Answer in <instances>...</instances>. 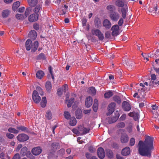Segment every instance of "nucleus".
<instances>
[{"mask_svg": "<svg viewBox=\"0 0 159 159\" xmlns=\"http://www.w3.org/2000/svg\"><path fill=\"white\" fill-rule=\"evenodd\" d=\"M153 138L149 136L146 137L144 142L140 141L138 144L139 153L142 156L150 157L153 149Z\"/></svg>", "mask_w": 159, "mask_h": 159, "instance_id": "nucleus-1", "label": "nucleus"}, {"mask_svg": "<svg viewBox=\"0 0 159 159\" xmlns=\"http://www.w3.org/2000/svg\"><path fill=\"white\" fill-rule=\"evenodd\" d=\"M93 35L97 36L99 40L102 41L104 38V35L101 31L98 29H93L91 31Z\"/></svg>", "mask_w": 159, "mask_h": 159, "instance_id": "nucleus-2", "label": "nucleus"}, {"mask_svg": "<svg viewBox=\"0 0 159 159\" xmlns=\"http://www.w3.org/2000/svg\"><path fill=\"white\" fill-rule=\"evenodd\" d=\"M78 129L80 135H82L88 133L90 130L89 128L84 127L82 125L79 126Z\"/></svg>", "mask_w": 159, "mask_h": 159, "instance_id": "nucleus-3", "label": "nucleus"}, {"mask_svg": "<svg viewBox=\"0 0 159 159\" xmlns=\"http://www.w3.org/2000/svg\"><path fill=\"white\" fill-rule=\"evenodd\" d=\"M17 139L20 142L26 141L29 139L28 135L25 134H21L17 136Z\"/></svg>", "mask_w": 159, "mask_h": 159, "instance_id": "nucleus-4", "label": "nucleus"}, {"mask_svg": "<svg viewBox=\"0 0 159 159\" xmlns=\"http://www.w3.org/2000/svg\"><path fill=\"white\" fill-rule=\"evenodd\" d=\"M32 99L34 102L36 103H39L41 100V98L39 96L38 92L36 90L33 92Z\"/></svg>", "mask_w": 159, "mask_h": 159, "instance_id": "nucleus-5", "label": "nucleus"}, {"mask_svg": "<svg viewBox=\"0 0 159 159\" xmlns=\"http://www.w3.org/2000/svg\"><path fill=\"white\" fill-rule=\"evenodd\" d=\"M116 104L114 102H111L109 104L108 107V112L107 114L110 115L115 110Z\"/></svg>", "mask_w": 159, "mask_h": 159, "instance_id": "nucleus-6", "label": "nucleus"}, {"mask_svg": "<svg viewBox=\"0 0 159 159\" xmlns=\"http://www.w3.org/2000/svg\"><path fill=\"white\" fill-rule=\"evenodd\" d=\"M42 152L41 148L39 146L32 148L31 150L32 154L34 156H38Z\"/></svg>", "mask_w": 159, "mask_h": 159, "instance_id": "nucleus-7", "label": "nucleus"}, {"mask_svg": "<svg viewBox=\"0 0 159 159\" xmlns=\"http://www.w3.org/2000/svg\"><path fill=\"white\" fill-rule=\"evenodd\" d=\"M97 154L98 157L101 159H103L105 157V154L103 148H99L97 150Z\"/></svg>", "mask_w": 159, "mask_h": 159, "instance_id": "nucleus-8", "label": "nucleus"}, {"mask_svg": "<svg viewBox=\"0 0 159 159\" xmlns=\"http://www.w3.org/2000/svg\"><path fill=\"white\" fill-rule=\"evenodd\" d=\"M112 31L111 34L113 36H117L119 34V27L117 25L113 26L111 28Z\"/></svg>", "mask_w": 159, "mask_h": 159, "instance_id": "nucleus-9", "label": "nucleus"}, {"mask_svg": "<svg viewBox=\"0 0 159 159\" xmlns=\"http://www.w3.org/2000/svg\"><path fill=\"white\" fill-rule=\"evenodd\" d=\"M68 90V85L65 84L62 87L58 89L57 93L59 96L61 95L63 92L65 93Z\"/></svg>", "mask_w": 159, "mask_h": 159, "instance_id": "nucleus-10", "label": "nucleus"}, {"mask_svg": "<svg viewBox=\"0 0 159 159\" xmlns=\"http://www.w3.org/2000/svg\"><path fill=\"white\" fill-rule=\"evenodd\" d=\"M111 19L114 21H117L119 18V15L116 12H111L110 15Z\"/></svg>", "mask_w": 159, "mask_h": 159, "instance_id": "nucleus-11", "label": "nucleus"}, {"mask_svg": "<svg viewBox=\"0 0 159 159\" xmlns=\"http://www.w3.org/2000/svg\"><path fill=\"white\" fill-rule=\"evenodd\" d=\"M122 107L123 110L125 111H129L131 108L130 105L126 101H124L123 102Z\"/></svg>", "mask_w": 159, "mask_h": 159, "instance_id": "nucleus-12", "label": "nucleus"}, {"mask_svg": "<svg viewBox=\"0 0 159 159\" xmlns=\"http://www.w3.org/2000/svg\"><path fill=\"white\" fill-rule=\"evenodd\" d=\"M38 16L39 14H33L29 17L28 20L30 22H34L38 20Z\"/></svg>", "mask_w": 159, "mask_h": 159, "instance_id": "nucleus-13", "label": "nucleus"}, {"mask_svg": "<svg viewBox=\"0 0 159 159\" xmlns=\"http://www.w3.org/2000/svg\"><path fill=\"white\" fill-rule=\"evenodd\" d=\"M28 36L31 39L34 40L37 38V33L35 31L32 30L29 32Z\"/></svg>", "mask_w": 159, "mask_h": 159, "instance_id": "nucleus-14", "label": "nucleus"}, {"mask_svg": "<svg viewBox=\"0 0 159 159\" xmlns=\"http://www.w3.org/2000/svg\"><path fill=\"white\" fill-rule=\"evenodd\" d=\"M93 103V99L90 97L87 98L85 101V104L86 107H89L92 105Z\"/></svg>", "mask_w": 159, "mask_h": 159, "instance_id": "nucleus-15", "label": "nucleus"}, {"mask_svg": "<svg viewBox=\"0 0 159 159\" xmlns=\"http://www.w3.org/2000/svg\"><path fill=\"white\" fill-rule=\"evenodd\" d=\"M39 46V43L37 41H34L33 43H32V46L31 47V52H34L37 50Z\"/></svg>", "mask_w": 159, "mask_h": 159, "instance_id": "nucleus-16", "label": "nucleus"}, {"mask_svg": "<svg viewBox=\"0 0 159 159\" xmlns=\"http://www.w3.org/2000/svg\"><path fill=\"white\" fill-rule=\"evenodd\" d=\"M129 138L126 134H122L120 137V141L122 143H125L128 142Z\"/></svg>", "mask_w": 159, "mask_h": 159, "instance_id": "nucleus-17", "label": "nucleus"}, {"mask_svg": "<svg viewBox=\"0 0 159 159\" xmlns=\"http://www.w3.org/2000/svg\"><path fill=\"white\" fill-rule=\"evenodd\" d=\"M159 85V80L157 81L156 80L151 81L149 83L150 88H152L153 87H157Z\"/></svg>", "mask_w": 159, "mask_h": 159, "instance_id": "nucleus-18", "label": "nucleus"}, {"mask_svg": "<svg viewBox=\"0 0 159 159\" xmlns=\"http://www.w3.org/2000/svg\"><path fill=\"white\" fill-rule=\"evenodd\" d=\"M130 153V149L129 147H126L123 149L121 151L122 154L124 156L129 155Z\"/></svg>", "mask_w": 159, "mask_h": 159, "instance_id": "nucleus-19", "label": "nucleus"}, {"mask_svg": "<svg viewBox=\"0 0 159 159\" xmlns=\"http://www.w3.org/2000/svg\"><path fill=\"white\" fill-rule=\"evenodd\" d=\"M103 25L107 29H109L111 26V24L110 21L107 19H105L103 22Z\"/></svg>", "mask_w": 159, "mask_h": 159, "instance_id": "nucleus-20", "label": "nucleus"}, {"mask_svg": "<svg viewBox=\"0 0 159 159\" xmlns=\"http://www.w3.org/2000/svg\"><path fill=\"white\" fill-rule=\"evenodd\" d=\"M32 41L30 39H28L25 42V47L26 49L29 51L31 49V47L32 44Z\"/></svg>", "mask_w": 159, "mask_h": 159, "instance_id": "nucleus-21", "label": "nucleus"}, {"mask_svg": "<svg viewBox=\"0 0 159 159\" xmlns=\"http://www.w3.org/2000/svg\"><path fill=\"white\" fill-rule=\"evenodd\" d=\"M115 4L117 6L122 7H125V5H126V4L125 3L124 1L122 0H117Z\"/></svg>", "mask_w": 159, "mask_h": 159, "instance_id": "nucleus-22", "label": "nucleus"}, {"mask_svg": "<svg viewBox=\"0 0 159 159\" xmlns=\"http://www.w3.org/2000/svg\"><path fill=\"white\" fill-rule=\"evenodd\" d=\"M128 9V7L127 5L124 7H122L121 9V11L122 14V16L123 19H125L126 17V14Z\"/></svg>", "mask_w": 159, "mask_h": 159, "instance_id": "nucleus-23", "label": "nucleus"}, {"mask_svg": "<svg viewBox=\"0 0 159 159\" xmlns=\"http://www.w3.org/2000/svg\"><path fill=\"white\" fill-rule=\"evenodd\" d=\"M16 129L18 131H20L24 132L26 133H28L29 130L28 129L24 126H17Z\"/></svg>", "mask_w": 159, "mask_h": 159, "instance_id": "nucleus-24", "label": "nucleus"}, {"mask_svg": "<svg viewBox=\"0 0 159 159\" xmlns=\"http://www.w3.org/2000/svg\"><path fill=\"white\" fill-rule=\"evenodd\" d=\"M59 145L58 143H54L52 144L51 148L52 151V152H55L57 149L59 148Z\"/></svg>", "mask_w": 159, "mask_h": 159, "instance_id": "nucleus-25", "label": "nucleus"}, {"mask_svg": "<svg viewBox=\"0 0 159 159\" xmlns=\"http://www.w3.org/2000/svg\"><path fill=\"white\" fill-rule=\"evenodd\" d=\"M45 86L48 92H50L52 88L51 82L49 81H47L45 84Z\"/></svg>", "mask_w": 159, "mask_h": 159, "instance_id": "nucleus-26", "label": "nucleus"}, {"mask_svg": "<svg viewBox=\"0 0 159 159\" xmlns=\"http://www.w3.org/2000/svg\"><path fill=\"white\" fill-rule=\"evenodd\" d=\"M28 3L30 7H34L38 3L37 0H27Z\"/></svg>", "mask_w": 159, "mask_h": 159, "instance_id": "nucleus-27", "label": "nucleus"}, {"mask_svg": "<svg viewBox=\"0 0 159 159\" xmlns=\"http://www.w3.org/2000/svg\"><path fill=\"white\" fill-rule=\"evenodd\" d=\"M98 106V101L96 99H95L94 101V103L93 106V108L94 111L96 112L97 111Z\"/></svg>", "mask_w": 159, "mask_h": 159, "instance_id": "nucleus-28", "label": "nucleus"}, {"mask_svg": "<svg viewBox=\"0 0 159 159\" xmlns=\"http://www.w3.org/2000/svg\"><path fill=\"white\" fill-rule=\"evenodd\" d=\"M74 98H70V100H68V97H66V101L67 102V101H68V103H67V106L68 107H70L71 106L72 104L74 102Z\"/></svg>", "mask_w": 159, "mask_h": 159, "instance_id": "nucleus-29", "label": "nucleus"}, {"mask_svg": "<svg viewBox=\"0 0 159 159\" xmlns=\"http://www.w3.org/2000/svg\"><path fill=\"white\" fill-rule=\"evenodd\" d=\"M70 119V125L72 126L75 125L76 124V120L75 118L74 117H72Z\"/></svg>", "mask_w": 159, "mask_h": 159, "instance_id": "nucleus-30", "label": "nucleus"}, {"mask_svg": "<svg viewBox=\"0 0 159 159\" xmlns=\"http://www.w3.org/2000/svg\"><path fill=\"white\" fill-rule=\"evenodd\" d=\"M44 75V73L43 71L39 70L36 73V76L37 78L41 79L43 76Z\"/></svg>", "mask_w": 159, "mask_h": 159, "instance_id": "nucleus-31", "label": "nucleus"}, {"mask_svg": "<svg viewBox=\"0 0 159 159\" xmlns=\"http://www.w3.org/2000/svg\"><path fill=\"white\" fill-rule=\"evenodd\" d=\"M47 104V99L46 97H43L40 104L42 107L44 108L45 107Z\"/></svg>", "mask_w": 159, "mask_h": 159, "instance_id": "nucleus-32", "label": "nucleus"}, {"mask_svg": "<svg viewBox=\"0 0 159 159\" xmlns=\"http://www.w3.org/2000/svg\"><path fill=\"white\" fill-rule=\"evenodd\" d=\"M20 3L19 1L13 3L12 9L13 11H15L19 7Z\"/></svg>", "mask_w": 159, "mask_h": 159, "instance_id": "nucleus-33", "label": "nucleus"}, {"mask_svg": "<svg viewBox=\"0 0 159 159\" xmlns=\"http://www.w3.org/2000/svg\"><path fill=\"white\" fill-rule=\"evenodd\" d=\"M107 156L109 158H113L114 156L112 151L110 150H107Z\"/></svg>", "mask_w": 159, "mask_h": 159, "instance_id": "nucleus-34", "label": "nucleus"}, {"mask_svg": "<svg viewBox=\"0 0 159 159\" xmlns=\"http://www.w3.org/2000/svg\"><path fill=\"white\" fill-rule=\"evenodd\" d=\"M89 92L93 95H95L96 93V90L93 87H90L88 89Z\"/></svg>", "mask_w": 159, "mask_h": 159, "instance_id": "nucleus-35", "label": "nucleus"}, {"mask_svg": "<svg viewBox=\"0 0 159 159\" xmlns=\"http://www.w3.org/2000/svg\"><path fill=\"white\" fill-rule=\"evenodd\" d=\"M10 12L7 10H3L2 13V16L3 18H7L9 15Z\"/></svg>", "mask_w": 159, "mask_h": 159, "instance_id": "nucleus-36", "label": "nucleus"}, {"mask_svg": "<svg viewBox=\"0 0 159 159\" xmlns=\"http://www.w3.org/2000/svg\"><path fill=\"white\" fill-rule=\"evenodd\" d=\"M94 23L95 26L97 28H99L101 27V22L100 20L98 18H96L94 20Z\"/></svg>", "mask_w": 159, "mask_h": 159, "instance_id": "nucleus-37", "label": "nucleus"}, {"mask_svg": "<svg viewBox=\"0 0 159 159\" xmlns=\"http://www.w3.org/2000/svg\"><path fill=\"white\" fill-rule=\"evenodd\" d=\"M27 150V148L26 147H23L21 150L20 154L23 156H27L26 154Z\"/></svg>", "mask_w": 159, "mask_h": 159, "instance_id": "nucleus-38", "label": "nucleus"}, {"mask_svg": "<svg viewBox=\"0 0 159 159\" xmlns=\"http://www.w3.org/2000/svg\"><path fill=\"white\" fill-rule=\"evenodd\" d=\"M41 7L40 5H37L34 9L33 11L35 13H37L39 12V11L41 9Z\"/></svg>", "mask_w": 159, "mask_h": 159, "instance_id": "nucleus-39", "label": "nucleus"}, {"mask_svg": "<svg viewBox=\"0 0 159 159\" xmlns=\"http://www.w3.org/2000/svg\"><path fill=\"white\" fill-rule=\"evenodd\" d=\"M113 94V93L111 91H109L104 94V97L106 98H108L112 96Z\"/></svg>", "mask_w": 159, "mask_h": 159, "instance_id": "nucleus-40", "label": "nucleus"}, {"mask_svg": "<svg viewBox=\"0 0 159 159\" xmlns=\"http://www.w3.org/2000/svg\"><path fill=\"white\" fill-rule=\"evenodd\" d=\"M16 17L17 19L20 20L24 19L25 18L24 15L22 14H17L16 15Z\"/></svg>", "mask_w": 159, "mask_h": 159, "instance_id": "nucleus-41", "label": "nucleus"}, {"mask_svg": "<svg viewBox=\"0 0 159 159\" xmlns=\"http://www.w3.org/2000/svg\"><path fill=\"white\" fill-rule=\"evenodd\" d=\"M113 98L114 101L116 102L118 104L120 103L121 102V99L118 96H114L113 97Z\"/></svg>", "mask_w": 159, "mask_h": 159, "instance_id": "nucleus-42", "label": "nucleus"}, {"mask_svg": "<svg viewBox=\"0 0 159 159\" xmlns=\"http://www.w3.org/2000/svg\"><path fill=\"white\" fill-rule=\"evenodd\" d=\"M64 116L65 118L67 120H69L71 117L70 113L67 111L64 112Z\"/></svg>", "mask_w": 159, "mask_h": 159, "instance_id": "nucleus-43", "label": "nucleus"}, {"mask_svg": "<svg viewBox=\"0 0 159 159\" xmlns=\"http://www.w3.org/2000/svg\"><path fill=\"white\" fill-rule=\"evenodd\" d=\"M45 117L48 120H50L52 118V114L50 111L48 110L46 112Z\"/></svg>", "mask_w": 159, "mask_h": 159, "instance_id": "nucleus-44", "label": "nucleus"}, {"mask_svg": "<svg viewBox=\"0 0 159 159\" xmlns=\"http://www.w3.org/2000/svg\"><path fill=\"white\" fill-rule=\"evenodd\" d=\"M8 131L14 134H17L19 132V131L18 130L12 127L9 128L8 129Z\"/></svg>", "mask_w": 159, "mask_h": 159, "instance_id": "nucleus-45", "label": "nucleus"}, {"mask_svg": "<svg viewBox=\"0 0 159 159\" xmlns=\"http://www.w3.org/2000/svg\"><path fill=\"white\" fill-rule=\"evenodd\" d=\"M75 115L76 116V118L78 119H80L81 118V111L80 110H77L75 111Z\"/></svg>", "mask_w": 159, "mask_h": 159, "instance_id": "nucleus-46", "label": "nucleus"}, {"mask_svg": "<svg viewBox=\"0 0 159 159\" xmlns=\"http://www.w3.org/2000/svg\"><path fill=\"white\" fill-rule=\"evenodd\" d=\"M37 91L39 93L41 96H43L44 95V93L42 89L39 87H37L36 88Z\"/></svg>", "mask_w": 159, "mask_h": 159, "instance_id": "nucleus-47", "label": "nucleus"}, {"mask_svg": "<svg viewBox=\"0 0 159 159\" xmlns=\"http://www.w3.org/2000/svg\"><path fill=\"white\" fill-rule=\"evenodd\" d=\"M31 10V8L30 7L27 8L26 9L24 15L25 18L29 15Z\"/></svg>", "mask_w": 159, "mask_h": 159, "instance_id": "nucleus-48", "label": "nucleus"}, {"mask_svg": "<svg viewBox=\"0 0 159 159\" xmlns=\"http://www.w3.org/2000/svg\"><path fill=\"white\" fill-rule=\"evenodd\" d=\"M115 116L114 117V122H116L118 119L120 115L118 112L117 111H116L115 112Z\"/></svg>", "mask_w": 159, "mask_h": 159, "instance_id": "nucleus-49", "label": "nucleus"}, {"mask_svg": "<svg viewBox=\"0 0 159 159\" xmlns=\"http://www.w3.org/2000/svg\"><path fill=\"white\" fill-rule=\"evenodd\" d=\"M37 59L38 60H44L45 59V56L44 54L41 53L38 56Z\"/></svg>", "mask_w": 159, "mask_h": 159, "instance_id": "nucleus-50", "label": "nucleus"}, {"mask_svg": "<svg viewBox=\"0 0 159 159\" xmlns=\"http://www.w3.org/2000/svg\"><path fill=\"white\" fill-rule=\"evenodd\" d=\"M107 9L110 11H112L115 9V7L113 5H110L107 7Z\"/></svg>", "mask_w": 159, "mask_h": 159, "instance_id": "nucleus-51", "label": "nucleus"}, {"mask_svg": "<svg viewBox=\"0 0 159 159\" xmlns=\"http://www.w3.org/2000/svg\"><path fill=\"white\" fill-rule=\"evenodd\" d=\"M125 124L123 122L118 123L117 125V126L118 128H122L125 126Z\"/></svg>", "mask_w": 159, "mask_h": 159, "instance_id": "nucleus-52", "label": "nucleus"}, {"mask_svg": "<svg viewBox=\"0 0 159 159\" xmlns=\"http://www.w3.org/2000/svg\"><path fill=\"white\" fill-rule=\"evenodd\" d=\"M133 117L135 120L137 121L139 120V116L138 113L135 112Z\"/></svg>", "mask_w": 159, "mask_h": 159, "instance_id": "nucleus-53", "label": "nucleus"}, {"mask_svg": "<svg viewBox=\"0 0 159 159\" xmlns=\"http://www.w3.org/2000/svg\"><path fill=\"white\" fill-rule=\"evenodd\" d=\"M73 132L75 134L78 135H80V133L79 132V129H78V127L77 129H76L75 128L73 129H72V130Z\"/></svg>", "mask_w": 159, "mask_h": 159, "instance_id": "nucleus-54", "label": "nucleus"}, {"mask_svg": "<svg viewBox=\"0 0 159 159\" xmlns=\"http://www.w3.org/2000/svg\"><path fill=\"white\" fill-rule=\"evenodd\" d=\"M149 10L150 11H151L152 12L154 11V13L155 14L157 12V6H156L155 7H154L153 8H149Z\"/></svg>", "mask_w": 159, "mask_h": 159, "instance_id": "nucleus-55", "label": "nucleus"}, {"mask_svg": "<svg viewBox=\"0 0 159 159\" xmlns=\"http://www.w3.org/2000/svg\"><path fill=\"white\" fill-rule=\"evenodd\" d=\"M159 65V58L155 60V62L153 63V66H157Z\"/></svg>", "mask_w": 159, "mask_h": 159, "instance_id": "nucleus-56", "label": "nucleus"}, {"mask_svg": "<svg viewBox=\"0 0 159 159\" xmlns=\"http://www.w3.org/2000/svg\"><path fill=\"white\" fill-rule=\"evenodd\" d=\"M65 150L63 148H61L60 150L58 152V154L61 155H63L65 153Z\"/></svg>", "mask_w": 159, "mask_h": 159, "instance_id": "nucleus-57", "label": "nucleus"}, {"mask_svg": "<svg viewBox=\"0 0 159 159\" xmlns=\"http://www.w3.org/2000/svg\"><path fill=\"white\" fill-rule=\"evenodd\" d=\"M105 37L107 39H110L111 38V34L110 32L107 31L105 33Z\"/></svg>", "mask_w": 159, "mask_h": 159, "instance_id": "nucleus-58", "label": "nucleus"}, {"mask_svg": "<svg viewBox=\"0 0 159 159\" xmlns=\"http://www.w3.org/2000/svg\"><path fill=\"white\" fill-rule=\"evenodd\" d=\"M135 143V140L134 138H131L130 140V145L133 146Z\"/></svg>", "mask_w": 159, "mask_h": 159, "instance_id": "nucleus-59", "label": "nucleus"}, {"mask_svg": "<svg viewBox=\"0 0 159 159\" xmlns=\"http://www.w3.org/2000/svg\"><path fill=\"white\" fill-rule=\"evenodd\" d=\"M142 55L144 57V58L147 61H148L149 60V59L148 58V57H149V55H147L146 53H142ZM150 56H151V55H150Z\"/></svg>", "mask_w": 159, "mask_h": 159, "instance_id": "nucleus-60", "label": "nucleus"}, {"mask_svg": "<svg viewBox=\"0 0 159 159\" xmlns=\"http://www.w3.org/2000/svg\"><path fill=\"white\" fill-rule=\"evenodd\" d=\"M20 154L19 153H16V154L13 158L12 159H20Z\"/></svg>", "mask_w": 159, "mask_h": 159, "instance_id": "nucleus-61", "label": "nucleus"}, {"mask_svg": "<svg viewBox=\"0 0 159 159\" xmlns=\"http://www.w3.org/2000/svg\"><path fill=\"white\" fill-rule=\"evenodd\" d=\"M7 137L9 139H12L14 136V135L11 134L9 133H7L6 134Z\"/></svg>", "mask_w": 159, "mask_h": 159, "instance_id": "nucleus-62", "label": "nucleus"}, {"mask_svg": "<svg viewBox=\"0 0 159 159\" xmlns=\"http://www.w3.org/2000/svg\"><path fill=\"white\" fill-rule=\"evenodd\" d=\"M151 80H156L157 79L156 75L155 74H152L151 76Z\"/></svg>", "mask_w": 159, "mask_h": 159, "instance_id": "nucleus-63", "label": "nucleus"}, {"mask_svg": "<svg viewBox=\"0 0 159 159\" xmlns=\"http://www.w3.org/2000/svg\"><path fill=\"white\" fill-rule=\"evenodd\" d=\"M34 28L36 30H38L39 28V24L35 23L33 25Z\"/></svg>", "mask_w": 159, "mask_h": 159, "instance_id": "nucleus-64", "label": "nucleus"}]
</instances>
